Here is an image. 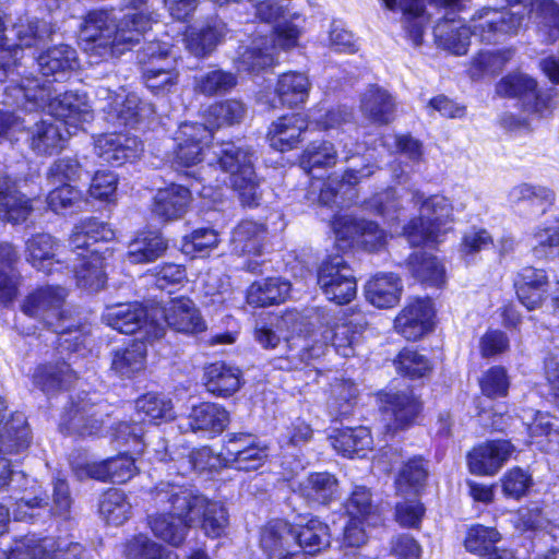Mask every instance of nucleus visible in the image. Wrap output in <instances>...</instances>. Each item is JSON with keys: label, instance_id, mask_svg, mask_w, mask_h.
<instances>
[{"label": "nucleus", "instance_id": "obj_1", "mask_svg": "<svg viewBox=\"0 0 559 559\" xmlns=\"http://www.w3.org/2000/svg\"><path fill=\"white\" fill-rule=\"evenodd\" d=\"M508 8L485 7L477 10L468 26L457 25L454 16L443 15L433 29L436 44L461 56L467 52L469 38L498 44L533 25L540 40L559 39V5L554 0H506Z\"/></svg>", "mask_w": 559, "mask_h": 559}, {"label": "nucleus", "instance_id": "obj_2", "mask_svg": "<svg viewBox=\"0 0 559 559\" xmlns=\"http://www.w3.org/2000/svg\"><path fill=\"white\" fill-rule=\"evenodd\" d=\"M8 103L27 111L48 109L50 117L41 118L28 128L27 142L37 155L50 156L66 146L72 132L93 118L85 96L59 92L49 80L24 78L20 84L5 87Z\"/></svg>", "mask_w": 559, "mask_h": 559}, {"label": "nucleus", "instance_id": "obj_3", "mask_svg": "<svg viewBox=\"0 0 559 559\" xmlns=\"http://www.w3.org/2000/svg\"><path fill=\"white\" fill-rule=\"evenodd\" d=\"M155 21V13L147 10L127 14L119 23L108 12H91L81 31L85 51L92 62L118 57L140 43Z\"/></svg>", "mask_w": 559, "mask_h": 559}, {"label": "nucleus", "instance_id": "obj_4", "mask_svg": "<svg viewBox=\"0 0 559 559\" xmlns=\"http://www.w3.org/2000/svg\"><path fill=\"white\" fill-rule=\"evenodd\" d=\"M151 500L156 509V514L148 519L153 534L179 547L191 526V514L198 511L203 500L191 488L165 480L151 490Z\"/></svg>", "mask_w": 559, "mask_h": 559}, {"label": "nucleus", "instance_id": "obj_5", "mask_svg": "<svg viewBox=\"0 0 559 559\" xmlns=\"http://www.w3.org/2000/svg\"><path fill=\"white\" fill-rule=\"evenodd\" d=\"M66 297L67 292L61 286L39 287L26 296L22 311L53 329L59 335V346L63 350L79 352L81 347H85L90 330L85 325L74 328L64 324Z\"/></svg>", "mask_w": 559, "mask_h": 559}, {"label": "nucleus", "instance_id": "obj_6", "mask_svg": "<svg viewBox=\"0 0 559 559\" xmlns=\"http://www.w3.org/2000/svg\"><path fill=\"white\" fill-rule=\"evenodd\" d=\"M230 175V183L238 192L243 205L258 206L262 190L253 168V153L249 148L227 142L213 145V158H209V167L213 162Z\"/></svg>", "mask_w": 559, "mask_h": 559}, {"label": "nucleus", "instance_id": "obj_7", "mask_svg": "<svg viewBox=\"0 0 559 559\" xmlns=\"http://www.w3.org/2000/svg\"><path fill=\"white\" fill-rule=\"evenodd\" d=\"M412 201L419 205V217L413 218L404 228L411 246L436 243L443 235L447 225L453 221V206L443 195L426 198L423 192L413 190Z\"/></svg>", "mask_w": 559, "mask_h": 559}, {"label": "nucleus", "instance_id": "obj_8", "mask_svg": "<svg viewBox=\"0 0 559 559\" xmlns=\"http://www.w3.org/2000/svg\"><path fill=\"white\" fill-rule=\"evenodd\" d=\"M103 321L124 334L140 332L143 340L152 342L165 334V325L155 318V307L147 309L139 302L108 306Z\"/></svg>", "mask_w": 559, "mask_h": 559}, {"label": "nucleus", "instance_id": "obj_9", "mask_svg": "<svg viewBox=\"0 0 559 559\" xmlns=\"http://www.w3.org/2000/svg\"><path fill=\"white\" fill-rule=\"evenodd\" d=\"M300 34V28L294 23L278 24L271 41L266 37H260L239 51L237 69L243 72H255L273 66L275 48L286 50L296 47Z\"/></svg>", "mask_w": 559, "mask_h": 559}, {"label": "nucleus", "instance_id": "obj_10", "mask_svg": "<svg viewBox=\"0 0 559 559\" xmlns=\"http://www.w3.org/2000/svg\"><path fill=\"white\" fill-rule=\"evenodd\" d=\"M317 282L326 299L337 305L348 304L356 297V278L342 255H331L321 262Z\"/></svg>", "mask_w": 559, "mask_h": 559}, {"label": "nucleus", "instance_id": "obj_11", "mask_svg": "<svg viewBox=\"0 0 559 559\" xmlns=\"http://www.w3.org/2000/svg\"><path fill=\"white\" fill-rule=\"evenodd\" d=\"M95 97L97 107L107 114V119L121 126H133L151 111L135 93H128L122 87L116 92L98 86Z\"/></svg>", "mask_w": 559, "mask_h": 559}, {"label": "nucleus", "instance_id": "obj_12", "mask_svg": "<svg viewBox=\"0 0 559 559\" xmlns=\"http://www.w3.org/2000/svg\"><path fill=\"white\" fill-rule=\"evenodd\" d=\"M11 559H85L79 543L27 535L14 542Z\"/></svg>", "mask_w": 559, "mask_h": 559}, {"label": "nucleus", "instance_id": "obj_13", "mask_svg": "<svg viewBox=\"0 0 559 559\" xmlns=\"http://www.w3.org/2000/svg\"><path fill=\"white\" fill-rule=\"evenodd\" d=\"M212 133L203 123H181L174 139V162L183 167L200 163L205 155L204 145L212 138Z\"/></svg>", "mask_w": 559, "mask_h": 559}, {"label": "nucleus", "instance_id": "obj_14", "mask_svg": "<svg viewBox=\"0 0 559 559\" xmlns=\"http://www.w3.org/2000/svg\"><path fill=\"white\" fill-rule=\"evenodd\" d=\"M497 93L518 97L525 111L543 115L550 106V96L537 90V82L525 74H511L497 85Z\"/></svg>", "mask_w": 559, "mask_h": 559}, {"label": "nucleus", "instance_id": "obj_15", "mask_svg": "<svg viewBox=\"0 0 559 559\" xmlns=\"http://www.w3.org/2000/svg\"><path fill=\"white\" fill-rule=\"evenodd\" d=\"M380 403L388 428L393 431L412 425L420 412L419 401L408 389L385 391L380 394Z\"/></svg>", "mask_w": 559, "mask_h": 559}, {"label": "nucleus", "instance_id": "obj_16", "mask_svg": "<svg viewBox=\"0 0 559 559\" xmlns=\"http://www.w3.org/2000/svg\"><path fill=\"white\" fill-rule=\"evenodd\" d=\"M155 318H163L168 326L181 333H200L206 329L205 321L188 297L170 299L163 308L155 307Z\"/></svg>", "mask_w": 559, "mask_h": 559}, {"label": "nucleus", "instance_id": "obj_17", "mask_svg": "<svg viewBox=\"0 0 559 559\" xmlns=\"http://www.w3.org/2000/svg\"><path fill=\"white\" fill-rule=\"evenodd\" d=\"M332 228L337 240L357 241L369 251L380 249L386 241L385 233L370 221L356 219L347 215L337 216L332 223Z\"/></svg>", "mask_w": 559, "mask_h": 559}, {"label": "nucleus", "instance_id": "obj_18", "mask_svg": "<svg viewBox=\"0 0 559 559\" xmlns=\"http://www.w3.org/2000/svg\"><path fill=\"white\" fill-rule=\"evenodd\" d=\"M435 311L429 299L408 302L395 318L394 328L408 341H417L432 329Z\"/></svg>", "mask_w": 559, "mask_h": 559}, {"label": "nucleus", "instance_id": "obj_19", "mask_svg": "<svg viewBox=\"0 0 559 559\" xmlns=\"http://www.w3.org/2000/svg\"><path fill=\"white\" fill-rule=\"evenodd\" d=\"M513 451L514 447L507 440L479 444L467 455L469 472L480 476L495 475L509 460Z\"/></svg>", "mask_w": 559, "mask_h": 559}, {"label": "nucleus", "instance_id": "obj_20", "mask_svg": "<svg viewBox=\"0 0 559 559\" xmlns=\"http://www.w3.org/2000/svg\"><path fill=\"white\" fill-rule=\"evenodd\" d=\"M385 9L402 13V25L415 46L423 43V37L432 13L426 8L425 0H380Z\"/></svg>", "mask_w": 559, "mask_h": 559}, {"label": "nucleus", "instance_id": "obj_21", "mask_svg": "<svg viewBox=\"0 0 559 559\" xmlns=\"http://www.w3.org/2000/svg\"><path fill=\"white\" fill-rule=\"evenodd\" d=\"M94 151L103 162L120 166L138 157L142 144L136 138L127 134L108 133L96 140Z\"/></svg>", "mask_w": 559, "mask_h": 559}, {"label": "nucleus", "instance_id": "obj_22", "mask_svg": "<svg viewBox=\"0 0 559 559\" xmlns=\"http://www.w3.org/2000/svg\"><path fill=\"white\" fill-rule=\"evenodd\" d=\"M115 237L114 230L110 226L96 218H86L78 223L69 237L70 257L78 258V253L86 255L91 251L98 250L91 248L98 241H109Z\"/></svg>", "mask_w": 559, "mask_h": 559}, {"label": "nucleus", "instance_id": "obj_23", "mask_svg": "<svg viewBox=\"0 0 559 559\" xmlns=\"http://www.w3.org/2000/svg\"><path fill=\"white\" fill-rule=\"evenodd\" d=\"M100 407L88 400L80 401L71 406L60 423V429L80 436H93L103 426Z\"/></svg>", "mask_w": 559, "mask_h": 559}, {"label": "nucleus", "instance_id": "obj_24", "mask_svg": "<svg viewBox=\"0 0 559 559\" xmlns=\"http://www.w3.org/2000/svg\"><path fill=\"white\" fill-rule=\"evenodd\" d=\"M60 245L49 234L33 235L25 242V259L36 270L46 274L60 270L62 261L58 259Z\"/></svg>", "mask_w": 559, "mask_h": 559}, {"label": "nucleus", "instance_id": "obj_25", "mask_svg": "<svg viewBox=\"0 0 559 559\" xmlns=\"http://www.w3.org/2000/svg\"><path fill=\"white\" fill-rule=\"evenodd\" d=\"M309 128V121L302 114H292L280 117L269 128L270 145L280 152L296 147L301 141V134Z\"/></svg>", "mask_w": 559, "mask_h": 559}, {"label": "nucleus", "instance_id": "obj_26", "mask_svg": "<svg viewBox=\"0 0 559 559\" xmlns=\"http://www.w3.org/2000/svg\"><path fill=\"white\" fill-rule=\"evenodd\" d=\"M67 267L74 273L78 286L90 292H98L106 283L104 258L99 250L90 255L78 253V258H67Z\"/></svg>", "mask_w": 559, "mask_h": 559}, {"label": "nucleus", "instance_id": "obj_27", "mask_svg": "<svg viewBox=\"0 0 559 559\" xmlns=\"http://www.w3.org/2000/svg\"><path fill=\"white\" fill-rule=\"evenodd\" d=\"M229 423L227 411L215 403H202L194 406L186 425H179L185 431L205 432L210 436L221 433Z\"/></svg>", "mask_w": 559, "mask_h": 559}, {"label": "nucleus", "instance_id": "obj_28", "mask_svg": "<svg viewBox=\"0 0 559 559\" xmlns=\"http://www.w3.org/2000/svg\"><path fill=\"white\" fill-rule=\"evenodd\" d=\"M33 212L32 200L21 193L9 178H0V222L20 224Z\"/></svg>", "mask_w": 559, "mask_h": 559}, {"label": "nucleus", "instance_id": "obj_29", "mask_svg": "<svg viewBox=\"0 0 559 559\" xmlns=\"http://www.w3.org/2000/svg\"><path fill=\"white\" fill-rule=\"evenodd\" d=\"M519 300L528 310L542 306L548 293V277L544 270L524 267L515 281Z\"/></svg>", "mask_w": 559, "mask_h": 559}, {"label": "nucleus", "instance_id": "obj_30", "mask_svg": "<svg viewBox=\"0 0 559 559\" xmlns=\"http://www.w3.org/2000/svg\"><path fill=\"white\" fill-rule=\"evenodd\" d=\"M32 436L22 413H15L0 430V453L3 455H22L31 445Z\"/></svg>", "mask_w": 559, "mask_h": 559}, {"label": "nucleus", "instance_id": "obj_31", "mask_svg": "<svg viewBox=\"0 0 559 559\" xmlns=\"http://www.w3.org/2000/svg\"><path fill=\"white\" fill-rule=\"evenodd\" d=\"M191 202V192L180 185H171L158 190L152 211L164 221H173L181 217Z\"/></svg>", "mask_w": 559, "mask_h": 559}, {"label": "nucleus", "instance_id": "obj_32", "mask_svg": "<svg viewBox=\"0 0 559 559\" xmlns=\"http://www.w3.org/2000/svg\"><path fill=\"white\" fill-rule=\"evenodd\" d=\"M37 64L44 76L59 81L78 67L76 51L69 45L53 46L38 56Z\"/></svg>", "mask_w": 559, "mask_h": 559}, {"label": "nucleus", "instance_id": "obj_33", "mask_svg": "<svg viewBox=\"0 0 559 559\" xmlns=\"http://www.w3.org/2000/svg\"><path fill=\"white\" fill-rule=\"evenodd\" d=\"M167 240L157 230H144L129 243L127 260L130 263H150L167 250Z\"/></svg>", "mask_w": 559, "mask_h": 559}, {"label": "nucleus", "instance_id": "obj_34", "mask_svg": "<svg viewBox=\"0 0 559 559\" xmlns=\"http://www.w3.org/2000/svg\"><path fill=\"white\" fill-rule=\"evenodd\" d=\"M402 284L393 273H380L373 276L366 286V297L378 308H391L401 298Z\"/></svg>", "mask_w": 559, "mask_h": 559}, {"label": "nucleus", "instance_id": "obj_35", "mask_svg": "<svg viewBox=\"0 0 559 559\" xmlns=\"http://www.w3.org/2000/svg\"><path fill=\"white\" fill-rule=\"evenodd\" d=\"M240 377L238 368L225 362H214L205 368L204 384L213 395L227 397L239 390Z\"/></svg>", "mask_w": 559, "mask_h": 559}, {"label": "nucleus", "instance_id": "obj_36", "mask_svg": "<svg viewBox=\"0 0 559 559\" xmlns=\"http://www.w3.org/2000/svg\"><path fill=\"white\" fill-rule=\"evenodd\" d=\"M362 163L360 166L355 165L353 167L347 168L340 182L329 181L324 183L323 188L320 190L319 202L326 206L336 205L338 206L341 202V197L337 188H343L344 186L354 187L359 183V181L364 178L370 177L377 169V166L371 163L368 158L362 157Z\"/></svg>", "mask_w": 559, "mask_h": 559}, {"label": "nucleus", "instance_id": "obj_37", "mask_svg": "<svg viewBox=\"0 0 559 559\" xmlns=\"http://www.w3.org/2000/svg\"><path fill=\"white\" fill-rule=\"evenodd\" d=\"M500 539L499 532L493 527L484 525L472 526L465 538V548L473 554L480 556V559H511L507 551H499L496 544Z\"/></svg>", "mask_w": 559, "mask_h": 559}, {"label": "nucleus", "instance_id": "obj_38", "mask_svg": "<svg viewBox=\"0 0 559 559\" xmlns=\"http://www.w3.org/2000/svg\"><path fill=\"white\" fill-rule=\"evenodd\" d=\"M74 378V373L67 362L46 364L34 370L33 384L49 395L66 389Z\"/></svg>", "mask_w": 559, "mask_h": 559}, {"label": "nucleus", "instance_id": "obj_39", "mask_svg": "<svg viewBox=\"0 0 559 559\" xmlns=\"http://www.w3.org/2000/svg\"><path fill=\"white\" fill-rule=\"evenodd\" d=\"M203 503L194 514H191V525L202 519V528L210 537H219L226 533L229 524L228 511L224 504L216 501H209L205 497L198 495Z\"/></svg>", "mask_w": 559, "mask_h": 559}, {"label": "nucleus", "instance_id": "obj_40", "mask_svg": "<svg viewBox=\"0 0 559 559\" xmlns=\"http://www.w3.org/2000/svg\"><path fill=\"white\" fill-rule=\"evenodd\" d=\"M361 110L372 122L386 124L393 119L395 104L385 90L372 85L361 96Z\"/></svg>", "mask_w": 559, "mask_h": 559}, {"label": "nucleus", "instance_id": "obj_41", "mask_svg": "<svg viewBox=\"0 0 559 559\" xmlns=\"http://www.w3.org/2000/svg\"><path fill=\"white\" fill-rule=\"evenodd\" d=\"M146 352L145 341L138 338L129 346L115 352L111 369L120 377L131 378L144 370Z\"/></svg>", "mask_w": 559, "mask_h": 559}, {"label": "nucleus", "instance_id": "obj_42", "mask_svg": "<svg viewBox=\"0 0 559 559\" xmlns=\"http://www.w3.org/2000/svg\"><path fill=\"white\" fill-rule=\"evenodd\" d=\"M332 447L344 456H365L372 448V437L366 427L345 428L330 438Z\"/></svg>", "mask_w": 559, "mask_h": 559}, {"label": "nucleus", "instance_id": "obj_43", "mask_svg": "<svg viewBox=\"0 0 559 559\" xmlns=\"http://www.w3.org/2000/svg\"><path fill=\"white\" fill-rule=\"evenodd\" d=\"M311 83L308 76L300 72H286L278 78L276 95L282 105L296 107L308 99Z\"/></svg>", "mask_w": 559, "mask_h": 559}, {"label": "nucleus", "instance_id": "obj_44", "mask_svg": "<svg viewBox=\"0 0 559 559\" xmlns=\"http://www.w3.org/2000/svg\"><path fill=\"white\" fill-rule=\"evenodd\" d=\"M293 544L294 527L283 520L272 521L261 531L260 547L266 559L288 550Z\"/></svg>", "mask_w": 559, "mask_h": 559}, {"label": "nucleus", "instance_id": "obj_45", "mask_svg": "<svg viewBox=\"0 0 559 559\" xmlns=\"http://www.w3.org/2000/svg\"><path fill=\"white\" fill-rule=\"evenodd\" d=\"M290 292V284L281 278L254 282L247 292V301L254 307H266L283 302Z\"/></svg>", "mask_w": 559, "mask_h": 559}, {"label": "nucleus", "instance_id": "obj_46", "mask_svg": "<svg viewBox=\"0 0 559 559\" xmlns=\"http://www.w3.org/2000/svg\"><path fill=\"white\" fill-rule=\"evenodd\" d=\"M265 227L252 221H243L233 231V250L238 254L260 255L264 246Z\"/></svg>", "mask_w": 559, "mask_h": 559}, {"label": "nucleus", "instance_id": "obj_47", "mask_svg": "<svg viewBox=\"0 0 559 559\" xmlns=\"http://www.w3.org/2000/svg\"><path fill=\"white\" fill-rule=\"evenodd\" d=\"M337 479L329 473H313L299 485L300 495L309 502L328 504L337 495Z\"/></svg>", "mask_w": 559, "mask_h": 559}, {"label": "nucleus", "instance_id": "obj_48", "mask_svg": "<svg viewBox=\"0 0 559 559\" xmlns=\"http://www.w3.org/2000/svg\"><path fill=\"white\" fill-rule=\"evenodd\" d=\"M154 451L156 453V459L160 462H166L168 459L177 462L178 473L182 475L194 469H204V460L210 455V450L207 448L190 450L188 447H182L179 451L168 453V447L164 440L159 442Z\"/></svg>", "mask_w": 559, "mask_h": 559}, {"label": "nucleus", "instance_id": "obj_49", "mask_svg": "<svg viewBox=\"0 0 559 559\" xmlns=\"http://www.w3.org/2000/svg\"><path fill=\"white\" fill-rule=\"evenodd\" d=\"M329 526L318 519H310L305 525L294 528V543H297L305 554H317L330 545Z\"/></svg>", "mask_w": 559, "mask_h": 559}, {"label": "nucleus", "instance_id": "obj_50", "mask_svg": "<svg viewBox=\"0 0 559 559\" xmlns=\"http://www.w3.org/2000/svg\"><path fill=\"white\" fill-rule=\"evenodd\" d=\"M226 31L223 22L214 21L200 31H190L186 35V47L193 56L204 57L214 50Z\"/></svg>", "mask_w": 559, "mask_h": 559}, {"label": "nucleus", "instance_id": "obj_51", "mask_svg": "<svg viewBox=\"0 0 559 559\" xmlns=\"http://www.w3.org/2000/svg\"><path fill=\"white\" fill-rule=\"evenodd\" d=\"M14 33L19 44L12 49L14 62L19 59L22 47H34L44 44L53 34L50 23L41 20H31L14 26Z\"/></svg>", "mask_w": 559, "mask_h": 559}, {"label": "nucleus", "instance_id": "obj_52", "mask_svg": "<svg viewBox=\"0 0 559 559\" xmlns=\"http://www.w3.org/2000/svg\"><path fill=\"white\" fill-rule=\"evenodd\" d=\"M428 472L421 457L408 460L400 469L395 479L396 495H418L427 478Z\"/></svg>", "mask_w": 559, "mask_h": 559}, {"label": "nucleus", "instance_id": "obj_53", "mask_svg": "<svg viewBox=\"0 0 559 559\" xmlns=\"http://www.w3.org/2000/svg\"><path fill=\"white\" fill-rule=\"evenodd\" d=\"M413 276L423 283L440 286L445 282L444 266L438 259L426 252H416L408 260Z\"/></svg>", "mask_w": 559, "mask_h": 559}, {"label": "nucleus", "instance_id": "obj_54", "mask_svg": "<svg viewBox=\"0 0 559 559\" xmlns=\"http://www.w3.org/2000/svg\"><path fill=\"white\" fill-rule=\"evenodd\" d=\"M17 255L10 243H0V304L11 302L17 292V278L13 264Z\"/></svg>", "mask_w": 559, "mask_h": 559}, {"label": "nucleus", "instance_id": "obj_55", "mask_svg": "<svg viewBox=\"0 0 559 559\" xmlns=\"http://www.w3.org/2000/svg\"><path fill=\"white\" fill-rule=\"evenodd\" d=\"M364 331V324L358 319H350L335 324L331 333L332 345L336 353L343 357L355 354V346L358 344Z\"/></svg>", "mask_w": 559, "mask_h": 559}, {"label": "nucleus", "instance_id": "obj_56", "mask_svg": "<svg viewBox=\"0 0 559 559\" xmlns=\"http://www.w3.org/2000/svg\"><path fill=\"white\" fill-rule=\"evenodd\" d=\"M337 162V152L329 141H312L300 157V167L312 173L317 168L333 167Z\"/></svg>", "mask_w": 559, "mask_h": 559}, {"label": "nucleus", "instance_id": "obj_57", "mask_svg": "<svg viewBox=\"0 0 559 559\" xmlns=\"http://www.w3.org/2000/svg\"><path fill=\"white\" fill-rule=\"evenodd\" d=\"M99 512L108 524L118 526L129 519L131 504L122 491L109 489L102 496Z\"/></svg>", "mask_w": 559, "mask_h": 559}, {"label": "nucleus", "instance_id": "obj_58", "mask_svg": "<svg viewBox=\"0 0 559 559\" xmlns=\"http://www.w3.org/2000/svg\"><path fill=\"white\" fill-rule=\"evenodd\" d=\"M163 66L164 68L158 70L148 67L142 75L146 87L155 95L171 93L178 84L179 74L176 70V59H168Z\"/></svg>", "mask_w": 559, "mask_h": 559}, {"label": "nucleus", "instance_id": "obj_59", "mask_svg": "<svg viewBox=\"0 0 559 559\" xmlns=\"http://www.w3.org/2000/svg\"><path fill=\"white\" fill-rule=\"evenodd\" d=\"M245 105L236 99H228L216 103L209 107L205 114L206 124L212 131L213 128L239 123L245 117Z\"/></svg>", "mask_w": 559, "mask_h": 559}, {"label": "nucleus", "instance_id": "obj_60", "mask_svg": "<svg viewBox=\"0 0 559 559\" xmlns=\"http://www.w3.org/2000/svg\"><path fill=\"white\" fill-rule=\"evenodd\" d=\"M532 252L537 259L559 255V226H538L530 238Z\"/></svg>", "mask_w": 559, "mask_h": 559}, {"label": "nucleus", "instance_id": "obj_61", "mask_svg": "<svg viewBox=\"0 0 559 559\" xmlns=\"http://www.w3.org/2000/svg\"><path fill=\"white\" fill-rule=\"evenodd\" d=\"M357 397V388L349 380H338L332 385V396L329 402L331 415L347 416L352 413Z\"/></svg>", "mask_w": 559, "mask_h": 559}, {"label": "nucleus", "instance_id": "obj_62", "mask_svg": "<svg viewBox=\"0 0 559 559\" xmlns=\"http://www.w3.org/2000/svg\"><path fill=\"white\" fill-rule=\"evenodd\" d=\"M135 409L139 416L143 415L148 420L170 419L174 416L173 403L163 395L147 393L135 402Z\"/></svg>", "mask_w": 559, "mask_h": 559}, {"label": "nucleus", "instance_id": "obj_63", "mask_svg": "<svg viewBox=\"0 0 559 559\" xmlns=\"http://www.w3.org/2000/svg\"><path fill=\"white\" fill-rule=\"evenodd\" d=\"M511 57L512 51L509 49L480 51L472 61L471 74L473 78L495 74L504 67Z\"/></svg>", "mask_w": 559, "mask_h": 559}, {"label": "nucleus", "instance_id": "obj_64", "mask_svg": "<svg viewBox=\"0 0 559 559\" xmlns=\"http://www.w3.org/2000/svg\"><path fill=\"white\" fill-rule=\"evenodd\" d=\"M237 83L236 76L223 70H213L195 79V90L204 95L229 92Z\"/></svg>", "mask_w": 559, "mask_h": 559}]
</instances>
